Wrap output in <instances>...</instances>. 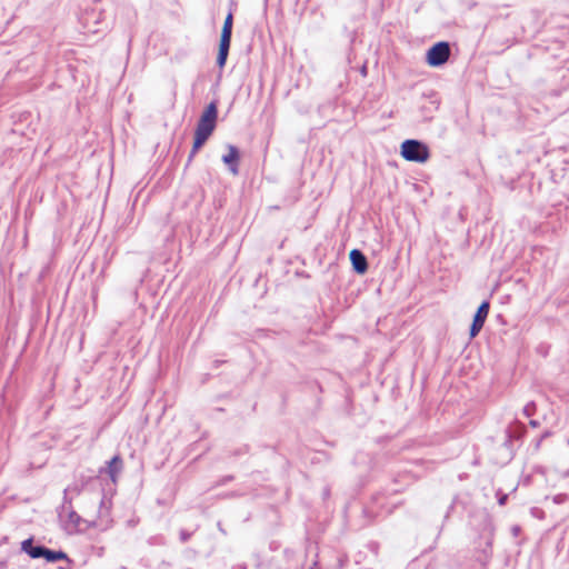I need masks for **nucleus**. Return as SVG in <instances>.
<instances>
[{
  "mask_svg": "<svg viewBox=\"0 0 569 569\" xmlns=\"http://www.w3.org/2000/svg\"><path fill=\"white\" fill-rule=\"evenodd\" d=\"M400 153L407 161L421 163L426 162L430 157L428 147L418 140L403 141Z\"/></svg>",
  "mask_w": 569,
  "mask_h": 569,
  "instance_id": "39448f33",
  "label": "nucleus"
},
{
  "mask_svg": "<svg viewBox=\"0 0 569 569\" xmlns=\"http://www.w3.org/2000/svg\"><path fill=\"white\" fill-rule=\"evenodd\" d=\"M450 52V46L448 42H437L427 51L426 61L430 67L442 66L449 60Z\"/></svg>",
  "mask_w": 569,
  "mask_h": 569,
  "instance_id": "423d86ee",
  "label": "nucleus"
},
{
  "mask_svg": "<svg viewBox=\"0 0 569 569\" xmlns=\"http://www.w3.org/2000/svg\"><path fill=\"white\" fill-rule=\"evenodd\" d=\"M240 154L234 146L228 147V153L223 156L222 160L226 164L230 166V170L233 174L238 173V162Z\"/></svg>",
  "mask_w": 569,
  "mask_h": 569,
  "instance_id": "1a4fd4ad",
  "label": "nucleus"
},
{
  "mask_svg": "<svg viewBox=\"0 0 569 569\" xmlns=\"http://www.w3.org/2000/svg\"><path fill=\"white\" fill-rule=\"evenodd\" d=\"M218 118V109L216 102H210L203 110L196 131L192 149L189 154V161L197 154L199 149L206 143L216 129Z\"/></svg>",
  "mask_w": 569,
  "mask_h": 569,
  "instance_id": "7ed1b4c3",
  "label": "nucleus"
},
{
  "mask_svg": "<svg viewBox=\"0 0 569 569\" xmlns=\"http://www.w3.org/2000/svg\"><path fill=\"white\" fill-rule=\"evenodd\" d=\"M489 309H490V303L488 301H483L479 306V308L473 317L472 325L470 327V338H475L482 329L485 321L489 315Z\"/></svg>",
  "mask_w": 569,
  "mask_h": 569,
  "instance_id": "0eeeda50",
  "label": "nucleus"
},
{
  "mask_svg": "<svg viewBox=\"0 0 569 569\" xmlns=\"http://www.w3.org/2000/svg\"><path fill=\"white\" fill-rule=\"evenodd\" d=\"M349 257L356 272L362 274L368 270L367 258L360 250L352 249Z\"/></svg>",
  "mask_w": 569,
  "mask_h": 569,
  "instance_id": "6e6552de",
  "label": "nucleus"
},
{
  "mask_svg": "<svg viewBox=\"0 0 569 569\" xmlns=\"http://www.w3.org/2000/svg\"><path fill=\"white\" fill-rule=\"evenodd\" d=\"M232 26L233 16L231 12H229L224 19L220 36L219 51L217 56V64L219 66V68H223L227 62L231 43Z\"/></svg>",
  "mask_w": 569,
  "mask_h": 569,
  "instance_id": "20e7f679",
  "label": "nucleus"
},
{
  "mask_svg": "<svg viewBox=\"0 0 569 569\" xmlns=\"http://www.w3.org/2000/svg\"><path fill=\"white\" fill-rule=\"evenodd\" d=\"M218 118V109L216 102H210L203 110L196 131L192 149L189 154V161L197 154L199 149L206 143L216 129Z\"/></svg>",
  "mask_w": 569,
  "mask_h": 569,
  "instance_id": "f03ea898",
  "label": "nucleus"
},
{
  "mask_svg": "<svg viewBox=\"0 0 569 569\" xmlns=\"http://www.w3.org/2000/svg\"><path fill=\"white\" fill-rule=\"evenodd\" d=\"M122 467H123V462L119 455L114 456L110 460L107 471H108V475L111 478L112 482H117L118 475L122 470Z\"/></svg>",
  "mask_w": 569,
  "mask_h": 569,
  "instance_id": "9d476101",
  "label": "nucleus"
},
{
  "mask_svg": "<svg viewBox=\"0 0 569 569\" xmlns=\"http://www.w3.org/2000/svg\"><path fill=\"white\" fill-rule=\"evenodd\" d=\"M568 443H569V440H568Z\"/></svg>",
  "mask_w": 569,
  "mask_h": 569,
  "instance_id": "ddd939ff",
  "label": "nucleus"
},
{
  "mask_svg": "<svg viewBox=\"0 0 569 569\" xmlns=\"http://www.w3.org/2000/svg\"><path fill=\"white\" fill-rule=\"evenodd\" d=\"M43 558L48 562H56L58 560L67 559L68 556L63 551H54V550H50V549L46 548Z\"/></svg>",
  "mask_w": 569,
  "mask_h": 569,
  "instance_id": "f8f14e48",
  "label": "nucleus"
},
{
  "mask_svg": "<svg viewBox=\"0 0 569 569\" xmlns=\"http://www.w3.org/2000/svg\"><path fill=\"white\" fill-rule=\"evenodd\" d=\"M21 546H22V550L24 552H27L31 558H40V557L43 558L46 548L44 547H33L31 539L24 540Z\"/></svg>",
  "mask_w": 569,
  "mask_h": 569,
  "instance_id": "9b49d317",
  "label": "nucleus"
},
{
  "mask_svg": "<svg viewBox=\"0 0 569 569\" xmlns=\"http://www.w3.org/2000/svg\"><path fill=\"white\" fill-rule=\"evenodd\" d=\"M218 118V109L216 102H210L203 110L196 131L192 149L189 154V161L197 154L199 149L206 143L216 129Z\"/></svg>",
  "mask_w": 569,
  "mask_h": 569,
  "instance_id": "f257e3e1",
  "label": "nucleus"
}]
</instances>
